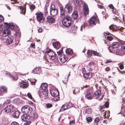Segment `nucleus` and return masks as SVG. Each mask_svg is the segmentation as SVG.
<instances>
[{
	"instance_id": "nucleus-28",
	"label": "nucleus",
	"mask_w": 125,
	"mask_h": 125,
	"mask_svg": "<svg viewBox=\"0 0 125 125\" xmlns=\"http://www.w3.org/2000/svg\"><path fill=\"white\" fill-rule=\"evenodd\" d=\"M101 90L99 89L95 91L94 93V95L95 96L99 97L101 95Z\"/></svg>"
},
{
	"instance_id": "nucleus-58",
	"label": "nucleus",
	"mask_w": 125,
	"mask_h": 125,
	"mask_svg": "<svg viewBox=\"0 0 125 125\" xmlns=\"http://www.w3.org/2000/svg\"><path fill=\"white\" fill-rule=\"evenodd\" d=\"M122 18L123 22L125 23V20L124 18L125 16L123 14H122Z\"/></svg>"
},
{
	"instance_id": "nucleus-61",
	"label": "nucleus",
	"mask_w": 125,
	"mask_h": 125,
	"mask_svg": "<svg viewBox=\"0 0 125 125\" xmlns=\"http://www.w3.org/2000/svg\"><path fill=\"white\" fill-rule=\"evenodd\" d=\"M121 50H123L124 51L125 50V46H122L121 48Z\"/></svg>"
},
{
	"instance_id": "nucleus-48",
	"label": "nucleus",
	"mask_w": 125,
	"mask_h": 125,
	"mask_svg": "<svg viewBox=\"0 0 125 125\" xmlns=\"http://www.w3.org/2000/svg\"><path fill=\"white\" fill-rule=\"evenodd\" d=\"M12 1L13 0L14 1L13 2H11V3L12 4H15V3H19V2L16 1V0H11Z\"/></svg>"
},
{
	"instance_id": "nucleus-18",
	"label": "nucleus",
	"mask_w": 125,
	"mask_h": 125,
	"mask_svg": "<svg viewBox=\"0 0 125 125\" xmlns=\"http://www.w3.org/2000/svg\"><path fill=\"white\" fill-rule=\"evenodd\" d=\"M6 39L5 42V43L7 44H10L13 41L12 38V37L11 36H8V37H7V38H6Z\"/></svg>"
},
{
	"instance_id": "nucleus-47",
	"label": "nucleus",
	"mask_w": 125,
	"mask_h": 125,
	"mask_svg": "<svg viewBox=\"0 0 125 125\" xmlns=\"http://www.w3.org/2000/svg\"><path fill=\"white\" fill-rule=\"evenodd\" d=\"M11 125H19V124L18 123L16 122H13L11 123Z\"/></svg>"
},
{
	"instance_id": "nucleus-33",
	"label": "nucleus",
	"mask_w": 125,
	"mask_h": 125,
	"mask_svg": "<svg viewBox=\"0 0 125 125\" xmlns=\"http://www.w3.org/2000/svg\"><path fill=\"white\" fill-rule=\"evenodd\" d=\"M20 9L21 10V14H24L25 13V9L24 7H21Z\"/></svg>"
},
{
	"instance_id": "nucleus-24",
	"label": "nucleus",
	"mask_w": 125,
	"mask_h": 125,
	"mask_svg": "<svg viewBox=\"0 0 125 125\" xmlns=\"http://www.w3.org/2000/svg\"><path fill=\"white\" fill-rule=\"evenodd\" d=\"M4 25L8 27L9 28V29L10 28L13 29L14 28V25L12 23L5 22L4 23Z\"/></svg>"
},
{
	"instance_id": "nucleus-54",
	"label": "nucleus",
	"mask_w": 125,
	"mask_h": 125,
	"mask_svg": "<svg viewBox=\"0 0 125 125\" xmlns=\"http://www.w3.org/2000/svg\"><path fill=\"white\" fill-rule=\"evenodd\" d=\"M71 90L73 91V94H75L76 93V92H75V89H74V88H72L71 89Z\"/></svg>"
},
{
	"instance_id": "nucleus-56",
	"label": "nucleus",
	"mask_w": 125,
	"mask_h": 125,
	"mask_svg": "<svg viewBox=\"0 0 125 125\" xmlns=\"http://www.w3.org/2000/svg\"><path fill=\"white\" fill-rule=\"evenodd\" d=\"M86 76H85V77H86V79H88V78H89V76L90 75V73H86Z\"/></svg>"
},
{
	"instance_id": "nucleus-46",
	"label": "nucleus",
	"mask_w": 125,
	"mask_h": 125,
	"mask_svg": "<svg viewBox=\"0 0 125 125\" xmlns=\"http://www.w3.org/2000/svg\"><path fill=\"white\" fill-rule=\"evenodd\" d=\"M105 105L106 108H108L109 106V103L108 102H106L105 104Z\"/></svg>"
},
{
	"instance_id": "nucleus-15",
	"label": "nucleus",
	"mask_w": 125,
	"mask_h": 125,
	"mask_svg": "<svg viewBox=\"0 0 125 125\" xmlns=\"http://www.w3.org/2000/svg\"><path fill=\"white\" fill-rule=\"evenodd\" d=\"M13 108V106L12 105H8L4 109V111L7 113H9L12 111Z\"/></svg>"
},
{
	"instance_id": "nucleus-11",
	"label": "nucleus",
	"mask_w": 125,
	"mask_h": 125,
	"mask_svg": "<svg viewBox=\"0 0 125 125\" xmlns=\"http://www.w3.org/2000/svg\"><path fill=\"white\" fill-rule=\"evenodd\" d=\"M40 88H41L43 90V94L46 96L47 95V83H42L41 84Z\"/></svg>"
},
{
	"instance_id": "nucleus-5",
	"label": "nucleus",
	"mask_w": 125,
	"mask_h": 125,
	"mask_svg": "<svg viewBox=\"0 0 125 125\" xmlns=\"http://www.w3.org/2000/svg\"><path fill=\"white\" fill-rule=\"evenodd\" d=\"M30 118V117L29 115L26 114H23L21 117L22 120L26 121L27 123H26V125H29L31 123Z\"/></svg>"
},
{
	"instance_id": "nucleus-1",
	"label": "nucleus",
	"mask_w": 125,
	"mask_h": 125,
	"mask_svg": "<svg viewBox=\"0 0 125 125\" xmlns=\"http://www.w3.org/2000/svg\"><path fill=\"white\" fill-rule=\"evenodd\" d=\"M55 53L52 49L47 48V62L51 63L54 59L56 60L55 62L57 63L58 62V59L55 58Z\"/></svg>"
},
{
	"instance_id": "nucleus-49",
	"label": "nucleus",
	"mask_w": 125,
	"mask_h": 125,
	"mask_svg": "<svg viewBox=\"0 0 125 125\" xmlns=\"http://www.w3.org/2000/svg\"><path fill=\"white\" fill-rule=\"evenodd\" d=\"M62 52V49L61 50H60L58 51L57 52V53L58 55H60L61 54Z\"/></svg>"
},
{
	"instance_id": "nucleus-13",
	"label": "nucleus",
	"mask_w": 125,
	"mask_h": 125,
	"mask_svg": "<svg viewBox=\"0 0 125 125\" xmlns=\"http://www.w3.org/2000/svg\"><path fill=\"white\" fill-rule=\"evenodd\" d=\"M3 31L2 32V36L3 37L7 36L10 33V31L9 29L8 28H5L3 30Z\"/></svg>"
},
{
	"instance_id": "nucleus-12",
	"label": "nucleus",
	"mask_w": 125,
	"mask_h": 125,
	"mask_svg": "<svg viewBox=\"0 0 125 125\" xmlns=\"http://www.w3.org/2000/svg\"><path fill=\"white\" fill-rule=\"evenodd\" d=\"M50 92L51 95L52 96L56 97L58 96L59 95V91L57 89H50Z\"/></svg>"
},
{
	"instance_id": "nucleus-4",
	"label": "nucleus",
	"mask_w": 125,
	"mask_h": 125,
	"mask_svg": "<svg viewBox=\"0 0 125 125\" xmlns=\"http://www.w3.org/2000/svg\"><path fill=\"white\" fill-rule=\"evenodd\" d=\"M35 15L37 20L39 22L40 24L43 22L44 20L43 14L41 12H37L35 14Z\"/></svg>"
},
{
	"instance_id": "nucleus-21",
	"label": "nucleus",
	"mask_w": 125,
	"mask_h": 125,
	"mask_svg": "<svg viewBox=\"0 0 125 125\" xmlns=\"http://www.w3.org/2000/svg\"><path fill=\"white\" fill-rule=\"evenodd\" d=\"M52 45L53 47L56 49H58L60 46V43L57 42H53Z\"/></svg>"
},
{
	"instance_id": "nucleus-8",
	"label": "nucleus",
	"mask_w": 125,
	"mask_h": 125,
	"mask_svg": "<svg viewBox=\"0 0 125 125\" xmlns=\"http://www.w3.org/2000/svg\"><path fill=\"white\" fill-rule=\"evenodd\" d=\"M122 50H120L119 49L117 48H114L113 49L109 51L110 52L114 53L115 54L120 56L122 55L123 54L122 52Z\"/></svg>"
},
{
	"instance_id": "nucleus-40",
	"label": "nucleus",
	"mask_w": 125,
	"mask_h": 125,
	"mask_svg": "<svg viewBox=\"0 0 125 125\" xmlns=\"http://www.w3.org/2000/svg\"><path fill=\"white\" fill-rule=\"evenodd\" d=\"M35 70L36 73L37 74L41 72V70L39 68H36L35 69Z\"/></svg>"
},
{
	"instance_id": "nucleus-26",
	"label": "nucleus",
	"mask_w": 125,
	"mask_h": 125,
	"mask_svg": "<svg viewBox=\"0 0 125 125\" xmlns=\"http://www.w3.org/2000/svg\"><path fill=\"white\" fill-rule=\"evenodd\" d=\"M72 17L74 20H76L78 17V14L76 11H74L72 15Z\"/></svg>"
},
{
	"instance_id": "nucleus-10",
	"label": "nucleus",
	"mask_w": 125,
	"mask_h": 125,
	"mask_svg": "<svg viewBox=\"0 0 125 125\" xmlns=\"http://www.w3.org/2000/svg\"><path fill=\"white\" fill-rule=\"evenodd\" d=\"M83 13L84 15L86 16L89 13V9L87 3L84 2H83Z\"/></svg>"
},
{
	"instance_id": "nucleus-44",
	"label": "nucleus",
	"mask_w": 125,
	"mask_h": 125,
	"mask_svg": "<svg viewBox=\"0 0 125 125\" xmlns=\"http://www.w3.org/2000/svg\"><path fill=\"white\" fill-rule=\"evenodd\" d=\"M27 95L28 97L30 99H32V97L30 93H28L27 94Z\"/></svg>"
},
{
	"instance_id": "nucleus-14",
	"label": "nucleus",
	"mask_w": 125,
	"mask_h": 125,
	"mask_svg": "<svg viewBox=\"0 0 125 125\" xmlns=\"http://www.w3.org/2000/svg\"><path fill=\"white\" fill-rule=\"evenodd\" d=\"M60 18L61 19L65 17V10L63 7H61L60 8Z\"/></svg>"
},
{
	"instance_id": "nucleus-16",
	"label": "nucleus",
	"mask_w": 125,
	"mask_h": 125,
	"mask_svg": "<svg viewBox=\"0 0 125 125\" xmlns=\"http://www.w3.org/2000/svg\"><path fill=\"white\" fill-rule=\"evenodd\" d=\"M98 19L94 17H92L90 19V22L91 24L95 25L98 21Z\"/></svg>"
},
{
	"instance_id": "nucleus-43",
	"label": "nucleus",
	"mask_w": 125,
	"mask_h": 125,
	"mask_svg": "<svg viewBox=\"0 0 125 125\" xmlns=\"http://www.w3.org/2000/svg\"><path fill=\"white\" fill-rule=\"evenodd\" d=\"M52 103H47V108H50L52 107Z\"/></svg>"
},
{
	"instance_id": "nucleus-45",
	"label": "nucleus",
	"mask_w": 125,
	"mask_h": 125,
	"mask_svg": "<svg viewBox=\"0 0 125 125\" xmlns=\"http://www.w3.org/2000/svg\"><path fill=\"white\" fill-rule=\"evenodd\" d=\"M107 39L109 41H111L113 39V38L111 36H108L107 37Z\"/></svg>"
},
{
	"instance_id": "nucleus-55",
	"label": "nucleus",
	"mask_w": 125,
	"mask_h": 125,
	"mask_svg": "<svg viewBox=\"0 0 125 125\" xmlns=\"http://www.w3.org/2000/svg\"><path fill=\"white\" fill-rule=\"evenodd\" d=\"M119 68L121 70L123 69L124 68L123 65L122 64L120 65L119 66Z\"/></svg>"
},
{
	"instance_id": "nucleus-42",
	"label": "nucleus",
	"mask_w": 125,
	"mask_h": 125,
	"mask_svg": "<svg viewBox=\"0 0 125 125\" xmlns=\"http://www.w3.org/2000/svg\"><path fill=\"white\" fill-rule=\"evenodd\" d=\"M93 54L94 55L96 56H98L99 55V53L95 51H93Z\"/></svg>"
},
{
	"instance_id": "nucleus-2",
	"label": "nucleus",
	"mask_w": 125,
	"mask_h": 125,
	"mask_svg": "<svg viewBox=\"0 0 125 125\" xmlns=\"http://www.w3.org/2000/svg\"><path fill=\"white\" fill-rule=\"evenodd\" d=\"M62 20V24L66 27H69L70 26L72 23V18L68 15H66L63 18L61 19Z\"/></svg>"
},
{
	"instance_id": "nucleus-39",
	"label": "nucleus",
	"mask_w": 125,
	"mask_h": 125,
	"mask_svg": "<svg viewBox=\"0 0 125 125\" xmlns=\"http://www.w3.org/2000/svg\"><path fill=\"white\" fill-rule=\"evenodd\" d=\"M8 77L10 78H11L12 79V80H14V81L18 79L17 77H16V78L14 77L11 74H9Z\"/></svg>"
},
{
	"instance_id": "nucleus-60",
	"label": "nucleus",
	"mask_w": 125,
	"mask_h": 125,
	"mask_svg": "<svg viewBox=\"0 0 125 125\" xmlns=\"http://www.w3.org/2000/svg\"><path fill=\"white\" fill-rule=\"evenodd\" d=\"M38 31L39 32H41L42 31V29L41 28H39V29H38Z\"/></svg>"
},
{
	"instance_id": "nucleus-41",
	"label": "nucleus",
	"mask_w": 125,
	"mask_h": 125,
	"mask_svg": "<svg viewBox=\"0 0 125 125\" xmlns=\"http://www.w3.org/2000/svg\"><path fill=\"white\" fill-rule=\"evenodd\" d=\"M30 7L31 10H32L35 9V6L34 5L32 4L31 6H30Z\"/></svg>"
},
{
	"instance_id": "nucleus-52",
	"label": "nucleus",
	"mask_w": 125,
	"mask_h": 125,
	"mask_svg": "<svg viewBox=\"0 0 125 125\" xmlns=\"http://www.w3.org/2000/svg\"><path fill=\"white\" fill-rule=\"evenodd\" d=\"M104 34H106L108 35H112V34H111L108 31H107L106 32H104Z\"/></svg>"
},
{
	"instance_id": "nucleus-30",
	"label": "nucleus",
	"mask_w": 125,
	"mask_h": 125,
	"mask_svg": "<svg viewBox=\"0 0 125 125\" xmlns=\"http://www.w3.org/2000/svg\"><path fill=\"white\" fill-rule=\"evenodd\" d=\"M21 88H25L28 86V85L26 82L22 81L21 82Z\"/></svg>"
},
{
	"instance_id": "nucleus-25",
	"label": "nucleus",
	"mask_w": 125,
	"mask_h": 125,
	"mask_svg": "<svg viewBox=\"0 0 125 125\" xmlns=\"http://www.w3.org/2000/svg\"><path fill=\"white\" fill-rule=\"evenodd\" d=\"M82 0H73V2L75 5L76 6H79L80 2H81L82 4H83Z\"/></svg>"
},
{
	"instance_id": "nucleus-31",
	"label": "nucleus",
	"mask_w": 125,
	"mask_h": 125,
	"mask_svg": "<svg viewBox=\"0 0 125 125\" xmlns=\"http://www.w3.org/2000/svg\"><path fill=\"white\" fill-rule=\"evenodd\" d=\"M68 108L67 104H64L62 105L60 110V111H63Z\"/></svg>"
},
{
	"instance_id": "nucleus-35",
	"label": "nucleus",
	"mask_w": 125,
	"mask_h": 125,
	"mask_svg": "<svg viewBox=\"0 0 125 125\" xmlns=\"http://www.w3.org/2000/svg\"><path fill=\"white\" fill-rule=\"evenodd\" d=\"M93 51L91 50H88L87 52V54L88 56H91L92 55V54H93Z\"/></svg>"
},
{
	"instance_id": "nucleus-17",
	"label": "nucleus",
	"mask_w": 125,
	"mask_h": 125,
	"mask_svg": "<svg viewBox=\"0 0 125 125\" xmlns=\"http://www.w3.org/2000/svg\"><path fill=\"white\" fill-rule=\"evenodd\" d=\"M91 90H87L86 92V98L88 99H91L93 98V97L91 94Z\"/></svg>"
},
{
	"instance_id": "nucleus-36",
	"label": "nucleus",
	"mask_w": 125,
	"mask_h": 125,
	"mask_svg": "<svg viewBox=\"0 0 125 125\" xmlns=\"http://www.w3.org/2000/svg\"><path fill=\"white\" fill-rule=\"evenodd\" d=\"M92 112L91 110L90 109H88L86 110L85 113L87 114H90Z\"/></svg>"
},
{
	"instance_id": "nucleus-23",
	"label": "nucleus",
	"mask_w": 125,
	"mask_h": 125,
	"mask_svg": "<svg viewBox=\"0 0 125 125\" xmlns=\"http://www.w3.org/2000/svg\"><path fill=\"white\" fill-rule=\"evenodd\" d=\"M20 114V112L19 111H15L12 114V116L13 117L15 118H18L19 117Z\"/></svg>"
},
{
	"instance_id": "nucleus-34",
	"label": "nucleus",
	"mask_w": 125,
	"mask_h": 125,
	"mask_svg": "<svg viewBox=\"0 0 125 125\" xmlns=\"http://www.w3.org/2000/svg\"><path fill=\"white\" fill-rule=\"evenodd\" d=\"M98 6L99 8L100 9H103V10L102 11V13H103L104 12H105L106 10L105 9L104 7V6L99 4L98 5Z\"/></svg>"
},
{
	"instance_id": "nucleus-32",
	"label": "nucleus",
	"mask_w": 125,
	"mask_h": 125,
	"mask_svg": "<svg viewBox=\"0 0 125 125\" xmlns=\"http://www.w3.org/2000/svg\"><path fill=\"white\" fill-rule=\"evenodd\" d=\"M121 111L119 113H118V114H119L120 113H121L122 112V114L123 116L125 117V109L124 108V107H123V106L121 107Z\"/></svg>"
},
{
	"instance_id": "nucleus-59",
	"label": "nucleus",
	"mask_w": 125,
	"mask_h": 125,
	"mask_svg": "<svg viewBox=\"0 0 125 125\" xmlns=\"http://www.w3.org/2000/svg\"><path fill=\"white\" fill-rule=\"evenodd\" d=\"M62 81L64 83H67L68 82V80L67 78H65V80H63Z\"/></svg>"
},
{
	"instance_id": "nucleus-6",
	"label": "nucleus",
	"mask_w": 125,
	"mask_h": 125,
	"mask_svg": "<svg viewBox=\"0 0 125 125\" xmlns=\"http://www.w3.org/2000/svg\"><path fill=\"white\" fill-rule=\"evenodd\" d=\"M50 13L51 15L53 16H56L57 14V10L55 8L54 5L52 4L51 5L50 8Z\"/></svg>"
},
{
	"instance_id": "nucleus-7",
	"label": "nucleus",
	"mask_w": 125,
	"mask_h": 125,
	"mask_svg": "<svg viewBox=\"0 0 125 125\" xmlns=\"http://www.w3.org/2000/svg\"><path fill=\"white\" fill-rule=\"evenodd\" d=\"M22 112L27 114L30 113L32 111V109L27 106H24L22 107L21 109Z\"/></svg>"
},
{
	"instance_id": "nucleus-38",
	"label": "nucleus",
	"mask_w": 125,
	"mask_h": 125,
	"mask_svg": "<svg viewBox=\"0 0 125 125\" xmlns=\"http://www.w3.org/2000/svg\"><path fill=\"white\" fill-rule=\"evenodd\" d=\"M100 119L99 118L97 117L95 118L94 121L95 123L96 124V125H97L98 124V122H99Z\"/></svg>"
},
{
	"instance_id": "nucleus-50",
	"label": "nucleus",
	"mask_w": 125,
	"mask_h": 125,
	"mask_svg": "<svg viewBox=\"0 0 125 125\" xmlns=\"http://www.w3.org/2000/svg\"><path fill=\"white\" fill-rule=\"evenodd\" d=\"M4 18L3 16L1 15H0V22L3 20Z\"/></svg>"
},
{
	"instance_id": "nucleus-22",
	"label": "nucleus",
	"mask_w": 125,
	"mask_h": 125,
	"mask_svg": "<svg viewBox=\"0 0 125 125\" xmlns=\"http://www.w3.org/2000/svg\"><path fill=\"white\" fill-rule=\"evenodd\" d=\"M55 22L54 18L52 17H47V22L51 23H53Z\"/></svg>"
},
{
	"instance_id": "nucleus-27",
	"label": "nucleus",
	"mask_w": 125,
	"mask_h": 125,
	"mask_svg": "<svg viewBox=\"0 0 125 125\" xmlns=\"http://www.w3.org/2000/svg\"><path fill=\"white\" fill-rule=\"evenodd\" d=\"M60 61L62 62H64L66 61V59L64 54H62L59 57Z\"/></svg>"
},
{
	"instance_id": "nucleus-53",
	"label": "nucleus",
	"mask_w": 125,
	"mask_h": 125,
	"mask_svg": "<svg viewBox=\"0 0 125 125\" xmlns=\"http://www.w3.org/2000/svg\"><path fill=\"white\" fill-rule=\"evenodd\" d=\"M110 69L109 67H107L105 69V71H106L108 72L110 71Z\"/></svg>"
},
{
	"instance_id": "nucleus-37",
	"label": "nucleus",
	"mask_w": 125,
	"mask_h": 125,
	"mask_svg": "<svg viewBox=\"0 0 125 125\" xmlns=\"http://www.w3.org/2000/svg\"><path fill=\"white\" fill-rule=\"evenodd\" d=\"M86 121L88 122H90L92 121V119L91 117H89L86 118Z\"/></svg>"
},
{
	"instance_id": "nucleus-9",
	"label": "nucleus",
	"mask_w": 125,
	"mask_h": 125,
	"mask_svg": "<svg viewBox=\"0 0 125 125\" xmlns=\"http://www.w3.org/2000/svg\"><path fill=\"white\" fill-rule=\"evenodd\" d=\"M67 13L70 14L72 11V6L69 3H68L65 5L64 9Z\"/></svg>"
},
{
	"instance_id": "nucleus-63",
	"label": "nucleus",
	"mask_w": 125,
	"mask_h": 125,
	"mask_svg": "<svg viewBox=\"0 0 125 125\" xmlns=\"http://www.w3.org/2000/svg\"><path fill=\"white\" fill-rule=\"evenodd\" d=\"M112 62V61L111 60H107V61H106V63H109L110 62Z\"/></svg>"
},
{
	"instance_id": "nucleus-3",
	"label": "nucleus",
	"mask_w": 125,
	"mask_h": 125,
	"mask_svg": "<svg viewBox=\"0 0 125 125\" xmlns=\"http://www.w3.org/2000/svg\"><path fill=\"white\" fill-rule=\"evenodd\" d=\"M123 44V43L121 42H114L112 44V46H110L108 48L109 51L113 49L114 48H117L120 46H121Z\"/></svg>"
},
{
	"instance_id": "nucleus-19",
	"label": "nucleus",
	"mask_w": 125,
	"mask_h": 125,
	"mask_svg": "<svg viewBox=\"0 0 125 125\" xmlns=\"http://www.w3.org/2000/svg\"><path fill=\"white\" fill-rule=\"evenodd\" d=\"M7 88L5 86H2L0 89V93L1 95H3L4 93L7 92Z\"/></svg>"
},
{
	"instance_id": "nucleus-57",
	"label": "nucleus",
	"mask_w": 125,
	"mask_h": 125,
	"mask_svg": "<svg viewBox=\"0 0 125 125\" xmlns=\"http://www.w3.org/2000/svg\"><path fill=\"white\" fill-rule=\"evenodd\" d=\"M74 120L70 121V125L74 124Z\"/></svg>"
},
{
	"instance_id": "nucleus-20",
	"label": "nucleus",
	"mask_w": 125,
	"mask_h": 125,
	"mask_svg": "<svg viewBox=\"0 0 125 125\" xmlns=\"http://www.w3.org/2000/svg\"><path fill=\"white\" fill-rule=\"evenodd\" d=\"M38 116V115L35 112H34L31 114L30 120L31 121L37 118Z\"/></svg>"
},
{
	"instance_id": "nucleus-64",
	"label": "nucleus",
	"mask_w": 125,
	"mask_h": 125,
	"mask_svg": "<svg viewBox=\"0 0 125 125\" xmlns=\"http://www.w3.org/2000/svg\"><path fill=\"white\" fill-rule=\"evenodd\" d=\"M30 83L32 85H35V83H33V82H32L31 80L30 81Z\"/></svg>"
},
{
	"instance_id": "nucleus-51",
	"label": "nucleus",
	"mask_w": 125,
	"mask_h": 125,
	"mask_svg": "<svg viewBox=\"0 0 125 125\" xmlns=\"http://www.w3.org/2000/svg\"><path fill=\"white\" fill-rule=\"evenodd\" d=\"M109 7L110 8H111L112 9L114 10L115 8L113 5L112 4H110L109 5Z\"/></svg>"
},
{
	"instance_id": "nucleus-29",
	"label": "nucleus",
	"mask_w": 125,
	"mask_h": 125,
	"mask_svg": "<svg viewBox=\"0 0 125 125\" xmlns=\"http://www.w3.org/2000/svg\"><path fill=\"white\" fill-rule=\"evenodd\" d=\"M65 52L66 54L68 55L71 54L73 53L72 50L70 48H68L67 50H66Z\"/></svg>"
},
{
	"instance_id": "nucleus-62",
	"label": "nucleus",
	"mask_w": 125,
	"mask_h": 125,
	"mask_svg": "<svg viewBox=\"0 0 125 125\" xmlns=\"http://www.w3.org/2000/svg\"><path fill=\"white\" fill-rule=\"evenodd\" d=\"M31 47L35 48V46L34 44V43H31Z\"/></svg>"
}]
</instances>
